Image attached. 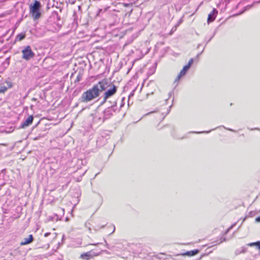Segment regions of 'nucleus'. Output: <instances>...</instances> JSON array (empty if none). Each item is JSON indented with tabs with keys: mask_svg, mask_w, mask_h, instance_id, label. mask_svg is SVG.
I'll list each match as a JSON object with an SVG mask.
<instances>
[{
	"mask_svg": "<svg viewBox=\"0 0 260 260\" xmlns=\"http://www.w3.org/2000/svg\"><path fill=\"white\" fill-rule=\"evenodd\" d=\"M108 88V81L106 80L99 82L94 85L91 88L84 92L80 98L82 102L87 103L98 98L100 93Z\"/></svg>",
	"mask_w": 260,
	"mask_h": 260,
	"instance_id": "nucleus-1",
	"label": "nucleus"
},
{
	"mask_svg": "<svg viewBox=\"0 0 260 260\" xmlns=\"http://www.w3.org/2000/svg\"><path fill=\"white\" fill-rule=\"evenodd\" d=\"M108 88L106 89V91L103 94V101L102 104L106 103L107 99L114 95L117 90V87L112 83L108 82Z\"/></svg>",
	"mask_w": 260,
	"mask_h": 260,
	"instance_id": "nucleus-2",
	"label": "nucleus"
},
{
	"mask_svg": "<svg viewBox=\"0 0 260 260\" xmlns=\"http://www.w3.org/2000/svg\"><path fill=\"white\" fill-rule=\"evenodd\" d=\"M41 7L40 3L38 1H35L33 5L30 6V12L32 14L34 18L37 19L40 18L41 13L40 9Z\"/></svg>",
	"mask_w": 260,
	"mask_h": 260,
	"instance_id": "nucleus-3",
	"label": "nucleus"
},
{
	"mask_svg": "<svg viewBox=\"0 0 260 260\" xmlns=\"http://www.w3.org/2000/svg\"><path fill=\"white\" fill-rule=\"evenodd\" d=\"M22 58L26 60H29L35 56V53L31 50V47L29 46L25 47L22 50Z\"/></svg>",
	"mask_w": 260,
	"mask_h": 260,
	"instance_id": "nucleus-4",
	"label": "nucleus"
},
{
	"mask_svg": "<svg viewBox=\"0 0 260 260\" xmlns=\"http://www.w3.org/2000/svg\"><path fill=\"white\" fill-rule=\"evenodd\" d=\"M98 255L99 253H97L93 251H90L82 254L80 256V257L82 259L88 260L93 256H97Z\"/></svg>",
	"mask_w": 260,
	"mask_h": 260,
	"instance_id": "nucleus-5",
	"label": "nucleus"
},
{
	"mask_svg": "<svg viewBox=\"0 0 260 260\" xmlns=\"http://www.w3.org/2000/svg\"><path fill=\"white\" fill-rule=\"evenodd\" d=\"M217 13H218L217 10L216 9H213L212 12H211L208 15V20H207L208 23H209L210 22H213L215 20Z\"/></svg>",
	"mask_w": 260,
	"mask_h": 260,
	"instance_id": "nucleus-6",
	"label": "nucleus"
},
{
	"mask_svg": "<svg viewBox=\"0 0 260 260\" xmlns=\"http://www.w3.org/2000/svg\"><path fill=\"white\" fill-rule=\"evenodd\" d=\"M34 240V238L32 235H29L27 238H24L20 242V245L23 246L28 244L31 243Z\"/></svg>",
	"mask_w": 260,
	"mask_h": 260,
	"instance_id": "nucleus-7",
	"label": "nucleus"
},
{
	"mask_svg": "<svg viewBox=\"0 0 260 260\" xmlns=\"http://www.w3.org/2000/svg\"><path fill=\"white\" fill-rule=\"evenodd\" d=\"M189 69V67L187 66H185L183 69L180 71L179 75H178L176 79L175 80V82H178L180 80V79L181 78V77L184 76L187 70Z\"/></svg>",
	"mask_w": 260,
	"mask_h": 260,
	"instance_id": "nucleus-8",
	"label": "nucleus"
},
{
	"mask_svg": "<svg viewBox=\"0 0 260 260\" xmlns=\"http://www.w3.org/2000/svg\"><path fill=\"white\" fill-rule=\"evenodd\" d=\"M34 117L32 116H28L26 119L21 124V128H25L26 126L29 125L33 121Z\"/></svg>",
	"mask_w": 260,
	"mask_h": 260,
	"instance_id": "nucleus-9",
	"label": "nucleus"
},
{
	"mask_svg": "<svg viewBox=\"0 0 260 260\" xmlns=\"http://www.w3.org/2000/svg\"><path fill=\"white\" fill-rule=\"evenodd\" d=\"M182 131H173L172 136L176 139H182L184 137Z\"/></svg>",
	"mask_w": 260,
	"mask_h": 260,
	"instance_id": "nucleus-10",
	"label": "nucleus"
},
{
	"mask_svg": "<svg viewBox=\"0 0 260 260\" xmlns=\"http://www.w3.org/2000/svg\"><path fill=\"white\" fill-rule=\"evenodd\" d=\"M199 252V250L198 249H194L191 251H188L185 252L183 254L184 255H187V256H193L197 254H198Z\"/></svg>",
	"mask_w": 260,
	"mask_h": 260,
	"instance_id": "nucleus-11",
	"label": "nucleus"
},
{
	"mask_svg": "<svg viewBox=\"0 0 260 260\" xmlns=\"http://www.w3.org/2000/svg\"><path fill=\"white\" fill-rule=\"evenodd\" d=\"M25 37V34H18V35L16 36V39L17 41H21L22 40H23V39H24Z\"/></svg>",
	"mask_w": 260,
	"mask_h": 260,
	"instance_id": "nucleus-12",
	"label": "nucleus"
},
{
	"mask_svg": "<svg viewBox=\"0 0 260 260\" xmlns=\"http://www.w3.org/2000/svg\"><path fill=\"white\" fill-rule=\"evenodd\" d=\"M260 245V242H253V243H250L248 244V246H257L258 248H259V246Z\"/></svg>",
	"mask_w": 260,
	"mask_h": 260,
	"instance_id": "nucleus-13",
	"label": "nucleus"
},
{
	"mask_svg": "<svg viewBox=\"0 0 260 260\" xmlns=\"http://www.w3.org/2000/svg\"><path fill=\"white\" fill-rule=\"evenodd\" d=\"M259 2H260V1H258V2H254V3H253V4L252 5H248V6H246V7H245V10H244V11H245V10H248V9H250V8H251V7H252L254 4H258V3H259Z\"/></svg>",
	"mask_w": 260,
	"mask_h": 260,
	"instance_id": "nucleus-14",
	"label": "nucleus"
},
{
	"mask_svg": "<svg viewBox=\"0 0 260 260\" xmlns=\"http://www.w3.org/2000/svg\"><path fill=\"white\" fill-rule=\"evenodd\" d=\"M193 58H191L188 62V64H186V66H188V67L190 68V66L192 65V64L193 63Z\"/></svg>",
	"mask_w": 260,
	"mask_h": 260,
	"instance_id": "nucleus-15",
	"label": "nucleus"
},
{
	"mask_svg": "<svg viewBox=\"0 0 260 260\" xmlns=\"http://www.w3.org/2000/svg\"><path fill=\"white\" fill-rule=\"evenodd\" d=\"M210 131H202V132H194L193 133H197V134H200V133H203V132H206L207 133L210 132ZM192 132H189L188 133V134H191Z\"/></svg>",
	"mask_w": 260,
	"mask_h": 260,
	"instance_id": "nucleus-16",
	"label": "nucleus"
},
{
	"mask_svg": "<svg viewBox=\"0 0 260 260\" xmlns=\"http://www.w3.org/2000/svg\"><path fill=\"white\" fill-rule=\"evenodd\" d=\"M6 90H7V88L6 87H4L3 88H1V89H0V93L5 92Z\"/></svg>",
	"mask_w": 260,
	"mask_h": 260,
	"instance_id": "nucleus-17",
	"label": "nucleus"
},
{
	"mask_svg": "<svg viewBox=\"0 0 260 260\" xmlns=\"http://www.w3.org/2000/svg\"><path fill=\"white\" fill-rule=\"evenodd\" d=\"M255 221L257 222H260V216L255 218Z\"/></svg>",
	"mask_w": 260,
	"mask_h": 260,
	"instance_id": "nucleus-18",
	"label": "nucleus"
},
{
	"mask_svg": "<svg viewBox=\"0 0 260 260\" xmlns=\"http://www.w3.org/2000/svg\"><path fill=\"white\" fill-rule=\"evenodd\" d=\"M50 234V233H46V234H45L44 236L46 237L48 236Z\"/></svg>",
	"mask_w": 260,
	"mask_h": 260,
	"instance_id": "nucleus-19",
	"label": "nucleus"
},
{
	"mask_svg": "<svg viewBox=\"0 0 260 260\" xmlns=\"http://www.w3.org/2000/svg\"><path fill=\"white\" fill-rule=\"evenodd\" d=\"M168 113H169V111H168L165 115H162V116L161 117L162 119H164L165 118V117L166 116V115L168 114Z\"/></svg>",
	"mask_w": 260,
	"mask_h": 260,
	"instance_id": "nucleus-20",
	"label": "nucleus"
},
{
	"mask_svg": "<svg viewBox=\"0 0 260 260\" xmlns=\"http://www.w3.org/2000/svg\"><path fill=\"white\" fill-rule=\"evenodd\" d=\"M219 128H223V129H225V127L223 126H220L219 127Z\"/></svg>",
	"mask_w": 260,
	"mask_h": 260,
	"instance_id": "nucleus-21",
	"label": "nucleus"
},
{
	"mask_svg": "<svg viewBox=\"0 0 260 260\" xmlns=\"http://www.w3.org/2000/svg\"><path fill=\"white\" fill-rule=\"evenodd\" d=\"M251 130H259V129H257V128H255V129L251 128Z\"/></svg>",
	"mask_w": 260,
	"mask_h": 260,
	"instance_id": "nucleus-22",
	"label": "nucleus"
},
{
	"mask_svg": "<svg viewBox=\"0 0 260 260\" xmlns=\"http://www.w3.org/2000/svg\"><path fill=\"white\" fill-rule=\"evenodd\" d=\"M153 112H151L148 113L146 115H148V114H150V113H153Z\"/></svg>",
	"mask_w": 260,
	"mask_h": 260,
	"instance_id": "nucleus-23",
	"label": "nucleus"
},
{
	"mask_svg": "<svg viewBox=\"0 0 260 260\" xmlns=\"http://www.w3.org/2000/svg\"><path fill=\"white\" fill-rule=\"evenodd\" d=\"M7 132V133H10V132H11L12 131H6Z\"/></svg>",
	"mask_w": 260,
	"mask_h": 260,
	"instance_id": "nucleus-24",
	"label": "nucleus"
},
{
	"mask_svg": "<svg viewBox=\"0 0 260 260\" xmlns=\"http://www.w3.org/2000/svg\"><path fill=\"white\" fill-rule=\"evenodd\" d=\"M102 11V9H100L99 11V13H100Z\"/></svg>",
	"mask_w": 260,
	"mask_h": 260,
	"instance_id": "nucleus-25",
	"label": "nucleus"
},
{
	"mask_svg": "<svg viewBox=\"0 0 260 260\" xmlns=\"http://www.w3.org/2000/svg\"><path fill=\"white\" fill-rule=\"evenodd\" d=\"M77 80L78 81H79V77H77Z\"/></svg>",
	"mask_w": 260,
	"mask_h": 260,
	"instance_id": "nucleus-26",
	"label": "nucleus"
},
{
	"mask_svg": "<svg viewBox=\"0 0 260 260\" xmlns=\"http://www.w3.org/2000/svg\"><path fill=\"white\" fill-rule=\"evenodd\" d=\"M227 130L231 131V130H233V129H231V128H227Z\"/></svg>",
	"mask_w": 260,
	"mask_h": 260,
	"instance_id": "nucleus-27",
	"label": "nucleus"
},
{
	"mask_svg": "<svg viewBox=\"0 0 260 260\" xmlns=\"http://www.w3.org/2000/svg\"><path fill=\"white\" fill-rule=\"evenodd\" d=\"M32 100H33V101H36V99H35V98H33V99H32Z\"/></svg>",
	"mask_w": 260,
	"mask_h": 260,
	"instance_id": "nucleus-28",
	"label": "nucleus"
},
{
	"mask_svg": "<svg viewBox=\"0 0 260 260\" xmlns=\"http://www.w3.org/2000/svg\"><path fill=\"white\" fill-rule=\"evenodd\" d=\"M114 231H115V227L114 228V229H113V231L112 233H113L114 232Z\"/></svg>",
	"mask_w": 260,
	"mask_h": 260,
	"instance_id": "nucleus-29",
	"label": "nucleus"
},
{
	"mask_svg": "<svg viewBox=\"0 0 260 260\" xmlns=\"http://www.w3.org/2000/svg\"><path fill=\"white\" fill-rule=\"evenodd\" d=\"M223 241H225V238H224Z\"/></svg>",
	"mask_w": 260,
	"mask_h": 260,
	"instance_id": "nucleus-30",
	"label": "nucleus"
},
{
	"mask_svg": "<svg viewBox=\"0 0 260 260\" xmlns=\"http://www.w3.org/2000/svg\"><path fill=\"white\" fill-rule=\"evenodd\" d=\"M259 249L260 250V244H259Z\"/></svg>",
	"mask_w": 260,
	"mask_h": 260,
	"instance_id": "nucleus-31",
	"label": "nucleus"
}]
</instances>
